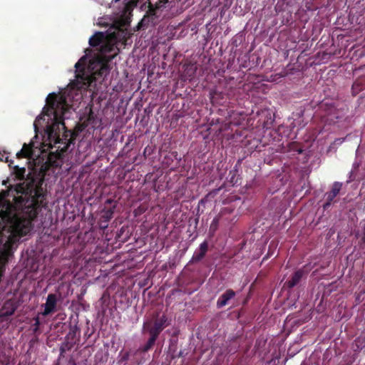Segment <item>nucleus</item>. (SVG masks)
Masks as SVG:
<instances>
[{"instance_id": "1", "label": "nucleus", "mask_w": 365, "mask_h": 365, "mask_svg": "<svg viewBox=\"0 0 365 365\" xmlns=\"http://www.w3.org/2000/svg\"><path fill=\"white\" fill-rule=\"evenodd\" d=\"M43 183L44 177L37 175L26 182L16 184L14 190L22 195L15 197L14 204L6 200L9 190L0 193V208H5L0 210V235L9 234L0 251V260L4 264L13 256L14 244L19 238L30 232L32 222L41 208L47 205V190L43 187Z\"/></svg>"}, {"instance_id": "2", "label": "nucleus", "mask_w": 365, "mask_h": 365, "mask_svg": "<svg viewBox=\"0 0 365 365\" xmlns=\"http://www.w3.org/2000/svg\"><path fill=\"white\" fill-rule=\"evenodd\" d=\"M70 107L67 96L64 94L50 93L46 98V106L43 109V115L37 117L34 123L36 130L38 124L41 125V122L46 121L45 134L50 148H53L57 143H63V140H65L68 141L64 147L66 150L72 142L71 138L68 139L69 132L66 130L63 121V115Z\"/></svg>"}, {"instance_id": "3", "label": "nucleus", "mask_w": 365, "mask_h": 365, "mask_svg": "<svg viewBox=\"0 0 365 365\" xmlns=\"http://www.w3.org/2000/svg\"><path fill=\"white\" fill-rule=\"evenodd\" d=\"M118 52L119 49L115 43L105 40L99 48V53L90 62L89 67H91L93 70L95 68V66H93L94 63H96V66L98 67L96 71H93V73L102 76L106 73L108 61L115 58Z\"/></svg>"}, {"instance_id": "4", "label": "nucleus", "mask_w": 365, "mask_h": 365, "mask_svg": "<svg viewBox=\"0 0 365 365\" xmlns=\"http://www.w3.org/2000/svg\"><path fill=\"white\" fill-rule=\"evenodd\" d=\"M317 116L325 124L331 125L344 116V112L338 108L336 102L332 99L323 100L318 106Z\"/></svg>"}, {"instance_id": "5", "label": "nucleus", "mask_w": 365, "mask_h": 365, "mask_svg": "<svg viewBox=\"0 0 365 365\" xmlns=\"http://www.w3.org/2000/svg\"><path fill=\"white\" fill-rule=\"evenodd\" d=\"M168 318L164 313L155 312L143 324V330L149 335L158 338L163 329L169 325Z\"/></svg>"}, {"instance_id": "6", "label": "nucleus", "mask_w": 365, "mask_h": 365, "mask_svg": "<svg viewBox=\"0 0 365 365\" xmlns=\"http://www.w3.org/2000/svg\"><path fill=\"white\" fill-rule=\"evenodd\" d=\"M343 184L340 182H334L332 184L331 189L329 192H327L324 195L326 197V202L323 205L324 210H327L334 202V198L339 195L340 190L342 188Z\"/></svg>"}, {"instance_id": "7", "label": "nucleus", "mask_w": 365, "mask_h": 365, "mask_svg": "<svg viewBox=\"0 0 365 365\" xmlns=\"http://www.w3.org/2000/svg\"><path fill=\"white\" fill-rule=\"evenodd\" d=\"M308 265L306 264L304 266L302 269H299L294 272L293 274L291 276L290 279L285 282V285L288 288H293L297 286L304 275L307 274L309 272V269L307 268Z\"/></svg>"}, {"instance_id": "8", "label": "nucleus", "mask_w": 365, "mask_h": 365, "mask_svg": "<svg viewBox=\"0 0 365 365\" xmlns=\"http://www.w3.org/2000/svg\"><path fill=\"white\" fill-rule=\"evenodd\" d=\"M58 298L55 294H49L47 296L46 302L44 304V310L41 312L43 316H48L56 312Z\"/></svg>"}, {"instance_id": "9", "label": "nucleus", "mask_w": 365, "mask_h": 365, "mask_svg": "<svg viewBox=\"0 0 365 365\" xmlns=\"http://www.w3.org/2000/svg\"><path fill=\"white\" fill-rule=\"evenodd\" d=\"M234 210V207L232 206L223 207L221 209L217 216L220 217L221 221L225 225L233 223L234 222L237 221V215L231 217Z\"/></svg>"}, {"instance_id": "10", "label": "nucleus", "mask_w": 365, "mask_h": 365, "mask_svg": "<svg viewBox=\"0 0 365 365\" xmlns=\"http://www.w3.org/2000/svg\"><path fill=\"white\" fill-rule=\"evenodd\" d=\"M85 63H86V56H83L80 58V60L75 64V67L76 68V78L77 79H81L83 81L84 84L88 83L90 79L88 78V76H85Z\"/></svg>"}, {"instance_id": "11", "label": "nucleus", "mask_w": 365, "mask_h": 365, "mask_svg": "<svg viewBox=\"0 0 365 365\" xmlns=\"http://www.w3.org/2000/svg\"><path fill=\"white\" fill-rule=\"evenodd\" d=\"M18 305L16 303L11 299L6 300L1 309V317H9L14 314Z\"/></svg>"}, {"instance_id": "12", "label": "nucleus", "mask_w": 365, "mask_h": 365, "mask_svg": "<svg viewBox=\"0 0 365 365\" xmlns=\"http://www.w3.org/2000/svg\"><path fill=\"white\" fill-rule=\"evenodd\" d=\"M207 250L208 243L207 241H204L200 245L199 249L194 252L190 262H198L202 260L205 256Z\"/></svg>"}, {"instance_id": "13", "label": "nucleus", "mask_w": 365, "mask_h": 365, "mask_svg": "<svg viewBox=\"0 0 365 365\" xmlns=\"http://www.w3.org/2000/svg\"><path fill=\"white\" fill-rule=\"evenodd\" d=\"M235 292L231 289H227L217 299V307L222 308L228 304V302L235 296Z\"/></svg>"}, {"instance_id": "14", "label": "nucleus", "mask_w": 365, "mask_h": 365, "mask_svg": "<svg viewBox=\"0 0 365 365\" xmlns=\"http://www.w3.org/2000/svg\"><path fill=\"white\" fill-rule=\"evenodd\" d=\"M106 40V36L101 31L96 32L90 38L89 44L92 47L101 46Z\"/></svg>"}, {"instance_id": "15", "label": "nucleus", "mask_w": 365, "mask_h": 365, "mask_svg": "<svg viewBox=\"0 0 365 365\" xmlns=\"http://www.w3.org/2000/svg\"><path fill=\"white\" fill-rule=\"evenodd\" d=\"M33 143L29 144L24 143L20 151L16 153L18 158H30L33 153Z\"/></svg>"}, {"instance_id": "16", "label": "nucleus", "mask_w": 365, "mask_h": 365, "mask_svg": "<svg viewBox=\"0 0 365 365\" xmlns=\"http://www.w3.org/2000/svg\"><path fill=\"white\" fill-rule=\"evenodd\" d=\"M80 336V329L77 326H73L71 327L68 333L65 336V339L73 344H76Z\"/></svg>"}, {"instance_id": "17", "label": "nucleus", "mask_w": 365, "mask_h": 365, "mask_svg": "<svg viewBox=\"0 0 365 365\" xmlns=\"http://www.w3.org/2000/svg\"><path fill=\"white\" fill-rule=\"evenodd\" d=\"M149 336V339H148L146 344L136 350L135 351V355H137L138 353H146L153 347L158 338L151 335Z\"/></svg>"}, {"instance_id": "18", "label": "nucleus", "mask_w": 365, "mask_h": 365, "mask_svg": "<svg viewBox=\"0 0 365 365\" xmlns=\"http://www.w3.org/2000/svg\"><path fill=\"white\" fill-rule=\"evenodd\" d=\"M168 1V0H160L155 5H153L151 2H149L148 11V14L150 16H156L157 10L160 9Z\"/></svg>"}, {"instance_id": "19", "label": "nucleus", "mask_w": 365, "mask_h": 365, "mask_svg": "<svg viewBox=\"0 0 365 365\" xmlns=\"http://www.w3.org/2000/svg\"><path fill=\"white\" fill-rule=\"evenodd\" d=\"M74 345L75 344H73V342H71L65 339L64 341L61 344L60 349H59V350H60L59 359L61 357H64L65 352L66 351L71 350L74 346Z\"/></svg>"}, {"instance_id": "20", "label": "nucleus", "mask_w": 365, "mask_h": 365, "mask_svg": "<svg viewBox=\"0 0 365 365\" xmlns=\"http://www.w3.org/2000/svg\"><path fill=\"white\" fill-rule=\"evenodd\" d=\"M114 211L113 208H109L104 211L103 215H102L101 218L104 222H108L113 215Z\"/></svg>"}, {"instance_id": "21", "label": "nucleus", "mask_w": 365, "mask_h": 365, "mask_svg": "<svg viewBox=\"0 0 365 365\" xmlns=\"http://www.w3.org/2000/svg\"><path fill=\"white\" fill-rule=\"evenodd\" d=\"M220 222H222L221 221V219L220 217H218L217 215L212 220L211 224H210V232H215L217 228H218V226H219V223Z\"/></svg>"}, {"instance_id": "22", "label": "nucleus", "mask_w": 365, "mask_h": 365, "mask_svg": "<svg viewBox=\"0 0 365 365\" xmlns=\"http://www.w3.org/2000/svg\"><path fill=\"white\" fill-rule=\"evenodd\" d=\"M129 357H130V352L125 351V353H123L121 355V356L119 359V363L126 362L129 359Z\"/></svg>"}, {"instance_id": "23", "label": "nucleus", "mask_w": 365, "mask_h": 365, "mask_svg": "<svg viewBox=\"0 0 365 365\" xmlns=\"http://www.w3.org/2000/svg\"><path fill=\"white\" fill-rule=\"evenodd\" d=\"M34 331H36L38 329L39 326L41 324L39 317L37 316V317H34Z\"/></svg>"}, {"instance_id": "24", "label": "nucleus", "mask_w": 365, "mask_h": 365, "mask_svg": "<svg viewBox=\"0 0 365 365\" xmlns=\"http://www.w3.org/2000/svg\"><path fill=\"white\" fill-rule=\"evenodd\" d=\"M229 175H231L230 182L233 184H235L237 182V181L235 180L236 171H230Z\"/></svg>"}, {"instance_id": "25", "label": "nucleus", "mask_w": 365, "mask_h": 365, "mask_svg": "<svg viewBox=\"0 0 365 365\" xmlns=\"http://www.w3.org/2000/svg\"><path fill=\"white\" fill-rule=\"evenodd\" d=\"M14 169H15L16 171H19L18 175H24V173H25V171H26L25 168H19V166H17V165L14 166Z\"/></svg>"}, {"instance_id": "26", "label": "nucleus", "mask_w": 365, "mask_h": 365, "mask_svg": "<svg viewBox=\"0 0 365 365\" xmlns=\"http://www.w3.org/2000/svg\"><path fill=\"white\" fill-rule=\"evenodd\" d=\"M195 69L189 68L187 70V74L189 77L192 78L194 76Z\"/></svg>"}, {"instance_id": "27", "label": "nucleus", "mask_w": 365, "mask_h": 365, "mask_svg": "<svg viewBox=\"0 0 365 365\" xmlns=\"http://www.w3.org/2000/svg\"><path fill=\"white\" fill-rule=\"evenodd\" d=\"M144 362H145V359H143V358L135 359V364L137 365L143 364Z\"/></svg>"}, {"instance_id": "28", "label": "nucleus", "mask_w": 365, "mask_h": 365, "mask_svg": "<svg viewBox=\"0 0 365 365\" xmlns=\"http://www.w3.org/2000/svg\"><path fill=\"white\" fill-rule=\"evenodd\" d=\"M185 356V354H184V351H180V352L178 353L177 357L178 358H181V357H184Z\"/></svg>"}, {"instance_id": "29", "label": "nucleus", "mask_w": 365, "mask_h": 365, "mask_svg": "<svg viewBox=\"0 0 365 365\" xmlns=\"http://www.w3.org/2000/svg\"><path fill=\"white\" fill-rule=\"evenodd\" d=\"M5 161H6V162L9 163V166H11V164L13 163V160H10V161H9V157H8V156H6V157L5 158Z\"/></svg>"}, {"instance_id": "30", "label": "nucleus", "mask_w": 365, "mask_h": 365, "mask_svg": "<svg viewBox=\"0 0 365 365\" xmlns=\"http://www.w3.org/2000/svg\"><path fill=\"white\" fill-rule=\"evenodd\" d=\"M52 165L57 168L59 165L56 162H53V163H52Z\"/></svg>"}, {"instance_id": "31", "label": "nucleus", "mask_w": 365, "mask_h": 365, "mask_svg": "<svg viewBox=\"0 0 365 365\" xmlns=\"http://www.w3.org/2000/svg\"><path fill=\"white\" fill-rule=\"evenodd\" d=\"M4 159H5V157H4V155H2V157L1 158L0 157V160H4Z\"/></svg>"}, {"instance_id": "32", "label": "nucleus", "mask_w": 365, "mask_h": 365, "mask_svg": "<svg viewBox=\"0 0 365 365\" xmlns=\"http://www.w3.org/2000/svg\"><path fill=\"white\" fill-rule=\"evenodd\" d=\"M4 159H5V157H4V155H2V157L1 158L0 157V160H4Z\"/></svg>"}, {"instance_id": "33", "label": "nucleus", "mask_w": 365, "mask_h": 365, "mask_svg": "<svg viewBox=\"0 0 365 365\" xmlns=\"http://www.w3.org/2000/svg\"><path fill=\"white\" fill-rule=\"evenodd\" d=\"M3 185H6V181L4 180L3 181Z\"/></svg>"}, {"instance_id": "34", "label": "nucleus", "mask_w": 365, "mask_h": 365, "mask_svg": "<svg viewBox=\"0 0 365 365\" xmlns=\"http://www.w3.org/2000/svg\"><path fill=\"white\" fill-rule=\"evenodd\" d=\"M175 154V156H177L178 155V153L175 152V153H173V155Z\"/></svg>"}, {"instance_id": "35", "label": "nucleus", "mask_w": 365, "mask_h": 365, "mask_svg": "<svg viewBox=\"0 0 365 365\" xmlns=\"http://www.w3.org/2000/svg\"><path fill=\"white\" fill-rule=\"evenodd\" d=\"M91 115H92V113H91V114L88 115L89 119L91 118Z\"/></svg>"}, {"instance_id": "36", "label": "nucleus", "mask_w": 365, "mask_h": 365, "mask_svg": "<svg viewBox=\"0 0 365 365\" xmlns=\"http://www.w3.org/2000/svg\"><path fill=\"white\" fill-rule=\"evenodd\" d=\"M119 1V0H114V1H115V2H117V1Z\"/></svg>"}, {"instance_id": "37", "label": "nucleus", "mask_w": 365, "mask_h": 365, "mask_svg": "<svg viewBox=\"0 0 365 365\" xmlns=\"http://www.w3.org/2000/svg\"><path fill=\"white\" fill-rule=\"evenodd\" d=\"M161 365H164V364H161Z\"/></svg>"}]
</instances>
